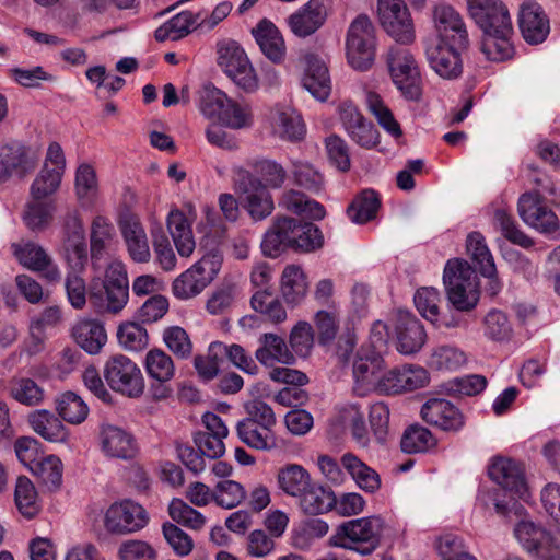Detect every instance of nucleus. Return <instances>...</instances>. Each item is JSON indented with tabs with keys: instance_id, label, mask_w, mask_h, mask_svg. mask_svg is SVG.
<instances>
[{
	"instance_id": "864d4df0",
	"label": "nucleus",
	"mask_w": 560,
	"mask_h": 560,
	"mask_svg": "<svg viewBox=\"0 0 560 560\" xmlns=\"http://www.w3.org/2000/svg\"><path fill=\"white\" fill-rule=\"evenodd\" d=\"M144 369L149 378L173 380L175 375L173 359L161 349H151L145 354Z\"/></svg>"
},
{
	"instance_id": "dca6fc26",
	"label": "nucleus",
	"mask_w": 560,
	"mask_h": 560,
	"mask_svg": "<svg viewBox=\"0 0 560 560\" xmlns=\"http://www.w3.org/2000/svg\"><path fill=\"white\" fill-rule=\"evenodd\" d=\"M331 7V0H308L288 18V24L294 35H313L319 30Z\"/></svg>"
},
{
	"instance_id": "bb28decb",
	"label": "nucleus",
	"mask_w": 560,
	"mask_h": 560,
	"mask_svg": "<svg viewBox=\"0 0 560 560\" xmlns=\"http://www.w3.org/2000/svg\"><path fill=\"white\" fill-rule=\"evenodd\" d=\"M55 212L56 205L52 199L30 196L23 208L22 221L30 231L35 233L43 232L52 223Z\"/></svg>"
},
{
	"instance_id": "72a5a7b5",
	"label": "nucleus",
	"mask_w": 560,
	"mask_h": 560,
	"mask_svg": "<svg viewBox=\"0 0 560 560\" xmlns=\"http://www.w3.org/2000/svg\"><path fill=\"white\" fill-rule=\"evenodd\" d=\"M341 464L362 490L373 493L380 489L381 479L378 474L355 455L351 453L343 454Z\"/></svg>"
},
{
	"instance_id": "69168bd1",
	"label": "nucleus",
	"mask_w": 560,
	"mask_h": 560,
	"mask_svg": "<svg viewBox=\"0 0 560 560\" xmlns=\"http://www.w3.org/2000/svg\"><path fill=\"white\" fill-rule=\"evenodd\" d=\"M69 270L66 276L65 288L69 303L75 310H82L86 304V284L81 277L84 269H77L68 266Z\"/></svg>"
},
{
	"instance_id": "680f3d73",
	"label": "nucleus",
	"mask_w": 560,
	"mask_h": 560,
	"mask_svg": "<svg viewBox=\"0 0 560 560\" xmlns=\"http://www.w3.org/2000/svg\"><path fill=\"white\" fill-rule=\"evenodd\" d=\"M229 100L230 97L218 88L211 84L205 85L200 95L199 108L205 116L219 120Z\"/></svg>"
},
{
	"instance_id": "ea45409f",
	"label": "nucleus",
	"mask_w": 560,
	"mask_h": 560,
	"mask_svg": "<svg viewBox=\"0 0 560 560\" xmlns=\"http://www.w3.org/2000/svg\"><path fill=\"white\" fill-rule=\"evenodd\" d=\"M14 501L20 514L27 520L34 518L40 511L36 488L25 476L16 479Z\"/></svg>"
},
{
	"instance_id": "1a4fd4ad",
	"label": "nucleus",
	"mask_w": 560,
	"mask_h": 560,
	"mask_svg": "<svg viewBox=\"0 0 560 560\" xmlns=\"http://www.w3.org/2000/svg\"><path fill=\"white\" fill-rule=\"evenodd\" d=\"M149 523L144 508L135 501L124 500L113 503L105 512L104 526L115 535L132 534L141 530Z\"/></svg>"
},
{
	"instance_id": "a211bd4d",
	"label": "nucleus",
	"mask_w": 560,
	"mask_h": 560,
	"mask_svg": "<svg viewBox=\"0 0 560 560\" xmlns=\"http://www.w3.org/2000/svg\"><path fill=\"white\" fill-rule=\"evenodd\" d=\"M303 60V86L316 100L325 102L331 92V79L326 62L314 52H306Z\"/></svg>"
},
{
	"instance_id": "2f4dec72",
	"label": "nucleus",
	"mask_w": 560,
	"mask_h": 560,
	"mask_svg": "<svg viewBox=\"0 0 560 560\" xmlns=\"http://www.w3.org/2000/svg\"><path fill=\"white\" fill-rule=\"evenodd\" d=\"M337 504L336 497L329 488L311 483L300 497V508L305 514L318 515L330 511Z\"/></svg>"
},
{
	"instance_id": "49530a36",
	"label": "nucleus",
	"mask_w": 560,
	"mask_h": 560,
	"mask_svg": "<svg viewBox=\"0 0 560 560\" xmlns=\"http://www.w3.org/2000/svg\"><path fill=\"white\" fill-rule=\"evenodd\" d=\"M467 362L466 354L456 347L440 346L433 349L428 364L438 371H457Z\"/></svg>"
},
{
	"instance_id": "79ce46f5",
	"label": "nucleus",
	"mask_w": 560,
	"mask_h": 560,
	"mask_svg": "<svg viewBox=\"0 0 560 560\" xmlns=\"http://www.w3.org/2000/svg\"><path fill=\"white\" fill-rule=\"evenodd\" d=\"M467 253L479 268L483 277H492L497 269L493 257L486 244L485 237L479 232H471L466 241Z\"/></svg>"
},
{
	"instance_id": "2eb2a0df",
	"label": "nucleus",
	"mask_w": 560,
	"mask_h": 560,
	"mask_svg": "<svg viewBox=\"0 0 560 560\" xmlns=\"http://www.w3.org/2000/svg\"><path fill=\"white\" fill-rule=\"evenodd\" d=\"M100 445L106 457L122 460L133 459L139 451L137 441L130 432L108 423L101 427Z\"/></svg>"
},
{
	"instance_id": "4be33fe9",
	"label": "nucleus",
	"mask_w": 560,
	"mask_h": 560,
	"mask_svg": "<svg viewBox=\"0 0 560 560\" xmlns=\"http://www.w3.org/2000/svg\"><path fill=\"white\" fill-rule=\"evenodd\" d=\"M397 350L404 354L418 352L427 340V334L421 322L409 312H398L396 318Z\"/></svg>"
},
{
	"instance_id": "b1692460",
	"label": "nucleus",
	"mask_w": 560,
	"mask_h": 560,
	"mask_svg": "<svg viewBox=\"0 0 560 560\" xmlns=\"http://www.w3.org/2000/svg\"><path fill=\"white\" fill-rule=\"evenodd\" d=\"M74 341L88 353L97 354L107 341V334L101 320L80 318L72 327Z\"/></svg>"
},
{
	"instance_id": "774afa93",
	"label": "nucleus",
	"mask_w": 560,
	"mask_h": 560,
	"mask_svg": "<svg viewBox=\"0 0 560 560\" xmlns=\"http://www.w3.org/2000/svg\"><path fill=\"white\" fill-rule=\"evenodd\" d=\"M415 305L419 313L431 323L435 324L440 320L439 303L441 301L440 293L434 288H420L415 294Z\"/></svg>"
},
{
	"instance_id": "9d476101",
	"label": "nucleus",
	"mask_w": 560,
	"mask_h": 560,
	"mask_svg": "<svg viewBox=\"0 0 560 560\" xmlns=\"http://www.w3.org/2000/svg\"><path fill=\"white\" fill-rule=\"evenodd\" d=\"M237 187L242 194L244 208L255 221L269 217L273 209L272 196L262 182L247 171L238 174Z\"/></svg>"
},
{
	"instance_id": "9b49d317",
	"label": "nucleus",
	"mask_w": 560,
	"mask_h": 560,
	"mask_svg": "<svg viewBox=\"0 0 560 560\" xmlns=\"http://www.w3.org/2000/svg\"><path fill=\"white\" fill-rule=\"evenodd\" d=\"M12 252L18 261L25 268L40 272L50 283L61 280V271L46 249L32 241H20L13 243Z\"/></svg>"
},
{
	"instance_id": "37998d69",
	"label": "nucleus",
	"mask_w": 560,
	"mask_h": 560,
	"mask_svg": "<svg viewBox=\"0 0 560 560\" xmlns=\"http://www.w3.org/2000/svg\"><path fill=\"white\" fill-rule=\"evenodd\" d=\"M278 483L287 494L300 498L312 482L310 474L302 466L292 464L279 470Z\"/></svg>"
},
{
	"instance_id": "39448f33",
	"label": "nucleus",
	"mask_w": 560,
	"mask_h": 560,
	"mask_svg": "<svg viewBox=\"0 0 560 560\" xmlns=\"http://www.w3.org/2000/svg\"><path fill=\"white\" fill-rule=\"evenodd\" d=\"M464 37H427L424 50L432 70L441 78L455 80L463 73Z\"/></svg>"
},
{
	"instance_id": "338daca9",
	"label": "nucleus",
	"mask_w": 560,
	"mask_h": 560,
	"mask_svg": "<svg viewBox=\"0 0 560 560\" xmlns=\"http://www.w3.org/2000/svg\"><path fill=\"white\" fill-rule=\"evenodd\" d=\"M292 175L295 184L307 191L317 194L323 189V175L308 163L293 162Z\"/></svg>"
},
{
	"instance_id": "e2e57ef3",
	"label": "nucleus",
	"mask_w": 560,
	"mask_h": 560,
	"mask_svg": "<svg viewBox=\"0 0 560 560\" xmlns=\"http://www.w3.org/2000/svg\"><path fill=\"white\" fill-rule=\"evenodd\" d=\"M487 386V378L482 375L471 374L455 377L444 384V390L452 396H474L481 393Z\"/></svg>"
},
{
	"instance_id": "a18cd8bd",
	"label": "nucleus",
	"mask_w": 560,
	"mask_h": 560,
	"mask_svg": "<svg viewBox=\"0 0 560 560\" xmlns=\"http://www.w3.org/2000/svg\"><path fill=\"white\" fill-rule=\"evenodd\" d=\"M433 22L440 33H455L467 35V27L462 14L452 5L441 3L433 10Z\"/></svg>"
},
{
	"instance_id": "4d7b16f0",
	"label": "nucleus",
	"mask_w": 560,
	"mask_h": 560,
	"mask_svg": "<svg viewBox=\"0 0 560 560\" xmlns=\"http://www.w3.org/2000/svg\"><path fill=\"white\" fill-rule=\"evenodd\" d=\"M63 175L50 171V166L43 165L30 187V196L34 198L51 199L50 197L59 189Z\"/></svg>"
},
{
	"instance_id": "f8f14e48",
	"label": "nucleus",
	"mask_w": 560,
	"mask_h": 560,
	"mask_svg": "<svg viewBox=\"0 0 560 560\" xmlns=\"http://www.w3.org/2000/svg\"><path fill=\"white\" fill-rule=\"evenodd\" d=\"M62 245L68 266L85 269L88 264L85 232L78 211H69L63 217Z\"/></svg>"
},
{
	"instance_id": "c85d7f7f",
	"label": "nucleus",
	"mask_w": 560,
	"mask_h": 560,
	"mask_svg": "<svg viewBox=\"0 0 560 560\" xmlns=\"http://www.w3.org/2000/svg\"><path fill=\"white\" fill-rule=\"evenodd\" d=\"M279 206L292 213L312 220H323L326 215V210L322 203L294 189L283 192Z\"/></svg>"
},
{
	"instance_id": "f3484780",
	"label": "nucleus",
	"mask_w": 560,
	"mask_h": 560,
	"mask_svg": "<svg viewBox=\"0 0 560 560\" xmlns=\"http://www.w3.org/2000/svg\"><path fill=\"white\" fill-rule=\"evenodd\" d=\"M301 221L293 218H278L265 233L261 242V250L268 257H278L285 249L291 248L294 238L300 236L298 232ZM302 233H304L302 231Z\"/></svg>"
},
{
	"instance_id": "58836bf2",
	"label": "nucleus",
	"mask_w": 560,
	"mask_h": 560,
	"mask_svg": "<svg viewBox=\"0 0 560 560\" xmlns=\"http://www.w3.org/2000/svg\"><path fill=\"white\" fill-rule=\"evenodd\" d=\"M337 421L345 430L351 432L352 438L360 446H368L369 432L364 421V413L355 405H347L338 410Z\"/></svg>"
},
{
	"instance_id": "5701e85b",
	"label": "nucleus",
	"mask_w": 560,
	"mask_h": 560,
	"mask_svg": "<svg viewBox=\"0 0 560 560\" xmlns=\"http://www.w3.org/2000/svg\"><path fill=\"white\" fill-rule=\"evenodd\" d=\"M490 478L502 488L515 493L524 499L527 493V487L522 466L510 458H497L489 467Z\"/></svg>"
},
{
	"instance_id": "6e6552de",
	"label": "nucleus",
	"mask_w": 560,
	"mask_h": 560,
	"mask_svg": "<svg viewBox=\"0 0 560 560\" xmlns=\"http://www.w3.org/2000/svg\"><path fill=\"white\" fill-rule=\"evenodd\" d=\"M470 18L483 35H510L513 24L502 0H467Z\"/></svg>"
},
{
	"instance_id": "052dcab7",
	"label": "nucleus",
	"mask_w": 560,
	"mask_h": 560,
	"mask_svg": "<svg viewBox=\"0 0 560 560\" xmlns=\"http://www.w3.org/2000/svg\"><path fill=\"white\" fill-rule=\"evenodd\" d=\"M246 497L244 487L234 480H222L212 491L213 501L224 509L237 506Z\"/></svg>"
},
{
	"instance_id": "f704fd0d",
	"label": "nucleus",
	"mask_w": 560,
	"mask_h": 560,
	"mask_svg": "<svg viewBox=\"0 0 560 560\" xmlns=\"http://www.w3.org/2000/svg\"><path fill=\"white\" fill-rule=\"evenodd\" d=\"M381 207L378 195L373 189H364L347 208V215L351 222L363 224L376 217Z\"/></svg>"
},
{
	"instance_id": "7ed1b4c3",
	"label": "nucleus",
	"mask_w": 560,
	"mask_h": 560,
	"mask_svg": "<svg viewBox=\"0 0 560 560\" xmlns=\"http://www.w3.org/2000/svg\"><path fill=\"white\" fill-rule=\"evenodd\" d=\"M443 282L450 303L458 311H470L479 300L475 270L463 259H450L444 268Z\"/></svg>"
},
{
	"instance_id": "c9c22d12",
	"label": "nucleus",
	"mask_w": 560,
	"mask_h": 560,
	"mask_svg": "<svg viewBox=\"0 0 560 560\" xmlns=\"http://www.w3.org/2000/svg\"><path fill=\"white\" fill-rule=\"evenodd\" d=\"M33 430L49 442H65L67 431L61 421L47 410H36L28 416Z\"/></svg>"
},
{
	"instance_id": "6e6d98bb",
	"label": "nucleus",
	"mask_w": 560,
	"mask_h": 560,
	"mask_svg": "<svg viewBox=\"0 0 560 560\" xmlns=\"http://www.w3.org/2000/svg\"><path fill=\"white\" fill-rule=\"evenodd\" d=\"M339 313L336 308L320 310L314 316V325L317 331V340L320 346L330 345L339 330Z\"/></svg>"
},
{
	"instance_id": "3c124183",
	"label": "nucleus",
	"mask_w": 560,
	"mask_h": 560,
	"mask_svg": "<svg viewBox=\"0 0 560 560\" xmlns=\"http://www.w3.org/2000/svg\"><path fill=\"white\" fill-rule=\"evenodd\" d=\"M57 411L65 421L79 424L86 419L89 408L80 396L67 392L58 398Z\"/></svg>"
},
{
	"instance_id": "4468645a",
	"label": "nucleus",
	"mask_w": 560,
	"mask_h": 560,
	"mask_svg": "<svg viewBox=\"0 0 560 560\" xmlns=\"http://www.w3.org/2000/svg\"><path fill=\"white\" fill-rule=\"evenodd\" d=\"M518 213L527 225L541 233H553L559 229L558 217L544 203L539 194L522 195L518 200Z\"/></svg>"
},
{
	"instance_id": "bf43d9fd",
	"label": "nucleus",
	"mask_w": 560,
	"mask_h": 560,
	"mask_svg": "<svg viewBox=\"0 0 560 560\" xmlns=\"http://www.w3.org/2000/svg\"><path fill=\"white\" fill-rule=\"evenodd\" d=\"M199 13L182 11L156 28L154 35H189L199 27Z\"/></svg>"
},
{
	"instance_id": "c756f323",
	"label": "nucleus",
	"mask_w": 560,
	"mask_h": 560,
	"mask_svg": "<svg viewBox=\"0 0 560 560\" xmlns=\"http://www.w3.org/2000/svg\"><path fill=\"white\" fill-rule=\"evenodd\" d=\"M5 390L9 397L27 407L38 406L45 399L44 388L30 377H12Z\"/></svg>"
},
{
	"instance_id": "de8ad7c7",
	"label": "nucleus",
	"mask_w": 560,
	"mask_h": 560,
	"mask_svg": "<svg viewBox=\"0 0 560 560\" xmlns=\"http://www.w3.org/2000/svg\"><path fill=\"white\" fill-rule=\"evenodd\" d=\"M31 470L38 477L48 490H56L62 482L63 466L59 457L49 455L31 466Z\"/></svg>"
},
{
	"instance_id": "4c0bfd02",
	"label": "nucleus",
	"mask_w": 560,
	"mask_h": 560,
	"mask_svg": "<svg viewBox=\"0 0 560 560\" xmlns=\"http://www.w3.org/2000/svg\"><path fill=\"white\" fill-rule=\"evenodd\" d=\"M281 292L288 304L296 305L307 292V282L303 270L295 265L287 266L281 277Z\"/></svg>"
},
{
	"instance_id": "c03bdc74",
	"label": "nucleus",
	"mask_w": 560,
	"mask_h": 560,
	"mask_svg": "<svg viewBox=\"0 0 560 560\" xmlns=\"http://www.w3.org/2000/svg\"><path fill=\"white\" fill-rule=\"evenodd\" d=\"M436 445V439L431 431L418 423L406 428L400 447L406 454L425 453Z\"/></svg>"
},
{
	"instance_id": "20e7f679",
	"label": "nucleus",
	"mask_w": 560,
	"mask_h": 560,
	"mask_svg": "<svg viewBox=\"0 0 560 560\" xmlns=\"http://www.w3.org/2000/svg\"><path fill=\"white\" fill-rule=\"evenodd\" d=\"M217 63L237 88L247 93L258 89L256 71L237 42L224 38L217 43Z\"/></svg>"
},
{
	"instance_id": "6ab92c4d",
	"label": "nucleus",
	"mask_w": 560,
	"mask_h": 560,
	"mask_svg": "<svg viewBox=\"0 0 560 560\" xmlns=\"http://www.w3.org/2000/svg\"><path fill=\"white\" fill-rule=\"evenodd\" d=\"M119 229L129 256L136 262H148L151 258L145 231L138 215L124 213L119 219Z\"/></svg>"
},
{
	"instance_id": "8fccbe9b",
	"label": "nucleus",
	"mask_w": 560,
	"mask_h": 560,
	"mask_svg": "<svg viewBox=\"0 0 560 560\" xmlns=\"http://www.w3.org/2000/svg\"><path fill=\"white\" fill-rule=\"evenodd\" d=\"M366 104L371 113L375 116L378 124L386 132L395 139H399L402 136L400 125L378 94L373 92L368 93Z\"/></svg>"
},
{
	"instance_id": "393cba45",
	"label": "nucleus",
	"mask_w": 560,
	"mask_h": 560,
	"mask_svg": "<svg viewBox=\"0 0 560 560\" xmlns=\"http://www.w3.org/2000/svg\"><path fill=\"white\" fill-rule=\"evenodd\" d=\"M235 429L238 439L250 448L269 452L280 447L273 428L242 419Z\"/></svg>"
},
{
	"instance_id": "cd10ccee",
	"label": "nucleus",
	"mask_w": 560,
	"mask_h": 560,
	"mask_svg": "<svg viewBox=\"0 0 560 560\" xmlns=\"http://www.w3.org/2000/svg\"><path fill=\"white\" fill-rule=\"evenodd\" d=\"M346 55L349 65L359 71L370 69L375 60V37H348Z\"/></svg>"
},
{
	"instance_id": "7c9ffc66",
	"label": "nucleus",
	"mask_w": 560,
	"mask_h": 560,
	"mask_svg": "<svg viewBox=\"0 0 560 560\" xmlns=\"http://www.w3.org/2000/svg\"><path fill=\"white\" fill-rule=\"evenodd\" d=\"M167 229L178 254L183 257H189L195 249V240L186 215L177 209L172 210L167 217Z\"/></svg>"
},
{
	"instance_id": "603ef678",
	"label": "nucleus",
	"mask_w": 560,
	"mask_h": 560,
	"mask_svg": "<svg viewBox=\"0 0 560 560\" xmlns=\"http://www.w3.org/2000/svg\"><path fill=\"white\" fill-rule=\"evenodd\" d=\"M168 514L174 522L192 530H199L206 524V517L182 499L171 501Z\"/></svg>"
},
{
	"instance_id": "ddd939ff",
	"label": "nucleus",
	"mask_w": 560,
	"mask_h": 560,
	"mask_svg": "<svg viewBox=\"0 0 560 560\" xmlns=\"http://www.w3.org/2000/svg\"><path fill=\"white\" fill-rule=\"evenodd\" d=\"M383 370H385V362L382 353L361 347L353 362V377L357 390L362 395L374 390L377 384H380Z\"/></svg>"
},
{
	"instance_id": "e433bc0d",
	"label": "nucleus",
	"mask_w": 560,
	"mask_h": 560,
	"mask_svg": "<svg viewBox=\"0 0 560 560\" xmlns=\"http://www.w3.org/2000/svg\"><path fill=\"white\" fill-rule=\"evenodd\" d=\"M8 152L10 175L20 179L25 178L35 171L38 165V154L24 145H5Z\"/></svg>"
},
{
	"instance_id": "a878e982",
	"label": "nucleus",
	"mask_w": 560,
	"mask_h": 560,
	"mask_svg": "<svg viewBox=\"0 0 560 560\" xmlns=\"http://www.w3.org/2000/svg\"><path fill=\"white\" fill-rule=\"evenodd\" d=\"M258 341L259 347L255 357L261 364L266 366H271L275 362L287 365L294 364L295 357L281 336L266 332L259 337Z\"/></svg>"
},
{
	"instance_id": "0e129e2a",
	"label": "nucleus",
	"mask_w": 560,
	"mask_h": 560,
	"mask_svg": "<svg viewBox=\"0 0 560 560\" xmlns=\"http://www.w3.org/2000/svg\"><path fill=\"white\" fill-rule=\"evenodd\" d=\"M163 341L167 349L178 359H188L192 353V342L186 330L179 326L165 328Z\"/></svg>"
},
{
	"instance_id": "aec40b11",
	"label": "nucleus",
	"mask_w": 560,
	"mask_h": 560,
	"mask_svg": "<svg viewBox=\"0 0 560 560\" xmlns=\"http://www.w3.org/2000/svg\"><path fill=\"white\" fill-rule=\"evenodd\" d=\"M377 12L380 22L388 34H413V21L404 0H377Z\"/></svg>"
},
{
	"instance_id": "473e14b6",
	"label": "nucleus",
	"mask_w": 560,
	"mask_h": 560,
	"mask_svg": "<svg viewBox=\"0 0 560 560\" xmlns=\"http://www.w3.org/2000/svg\"><path fill=\"white\" fill-rule=\"evenodd\" d=\"M518 25L523 35H548L550 22L537 2H525L518 13Z\"/></svg>"
},
{
	"instance_id": "423d86ee",
	"label": "nucleus",
	"mask_w": 560,
	"mask_h": 560,
	"mask_svg": "<svg viewBox=\"0 0 560 560\" xmlns=\"http://www.w3.org/2000/svg\"><path fill=\"white\" fill-rule=\"evenodd\" d=\"M222 258L217 253L203 255L190 268L180 273L172 284L175 298L189 300L199 295L217 277Z\"/></svg>"
},
{
	"instance_id": "5fc2aeb1",
	"label": "nucleus",
	"mask_w": 560,
	"mask_h": 560,
	"mask_svg": "<svg viewBox=\"0 0 560 560\" xmlns=\"http://www.w3.org/2000/svg\"><path fill=\"white\" fill-rule=\"evenodd\" d=\"M219 121L222 126L234 130L249 128L253 125L252 108L247 104H240L230 98Z\"/></svg>"
},
{
	"instance_id": "f257e3e1",
	"label": "nucleus",
	"mask_w": 560,
	"mask_h": 560,
	"mask_svg": "<svg viewBox=\"0 0 560 560\" xmlns=\"http://www.w3.org/2000/svg\"><path fill=\"white\" fill-rule=\"evenodd\" d=\"M384 529L385 522L381 516L354 518L341 523L329 541L335 547L368 556L380 547Z\"/></svg>"
},
{
	"instance_id": "412c9836",
	"label": "nucleus",
	"mask_w": 560,
	"mask_h": 560,
	"mask_svg": "<svg viewBox=\"0 0 560 560\" xmlns=\"http://www.w3.org/2000/svg\"><path fill=\"white\" fill-rule=\"evenodd\" d=\"M421 418L444 431H457L464 425L462 412L448 400L431 398L421 407Z\"/></svg>"
},
{
	"instance_id": "f03ea898",
	"label": "nucleus",
	"mask_w": 560,
	"mask_h": 560,
	"mask_svg": "<svg viewBox=\"0 0 560 560\" xmlns=\"http://www.w3.org/2000/svg\"><path fill=\"white\" fill-rule=\"evenodd\" d=\"M393 45L387 52L386 62L392 81L401 95L408 101H419L422 95V78L419 65L406 45L411 37Z\"/></svg>"
},
{
	"instance_id": "a19ab883",
	"label": "nucleus",
	"mask_w": 560,
	"mask_h": 560,
	"mask_svg": "<svg viewBox=\"0 0 560 560\" xmlns=\"http://www.w3.org/2000/svg\"><path fill=\"white\" fill-rule=\"evenodd\" d=\"M90 299L93 304L103 311L117 314L128 302L129 289L103 285V290H96L93 285L90 290Z\"/></svg>"
},
{
	"instance_id": "13d9d810",
	"label": "nucleus",
	"mask_w": 560,
	"mask_h": 560,
	"mask_svg": "<svg viewBox=\"0 0 560 560\" xmlns=\"http://www.w3.org/2000/svg\"><path fill=\"white\" fill-rule=\"evenodd\" d=\"M117 338L119 345L129 351H140L149 343L147 329L135 322H127L119 325Z\"/></svg>"
},
{
	"instance_id": "09e8293b",
	"label": "nucleus",
	"mask_w": 560,
	"mask_h": 560,
	"mask_svg": "<svg viewBox=\"0 0 560 560\" xmlns=\"http://www.w3.org/2000/svg\"><path fill=\"white\" fill-rule=\"evenodd\" d=\"M276 128L282 139L290 141L301 140L306 132L301 115L292 108H283L278 112Z\"/></svg>"
},
{
	"instance_id": "0eeeda50",
	"label": "nucleus",
	"mask_w": 560,
	"mask_h": 560,
	"mask_svg": "<svg viewBox=\"0 0 560 560\" xmlns=\"http://www.w3.org/2000/svg\"><path fill=\"white\" fill-rule=\"evenodd\" d=\"M103 375L110 389L127 397L138 398L144 392L140 368L124 354L110 357L104 364Z\"/></svg>"
}]
</instances>
